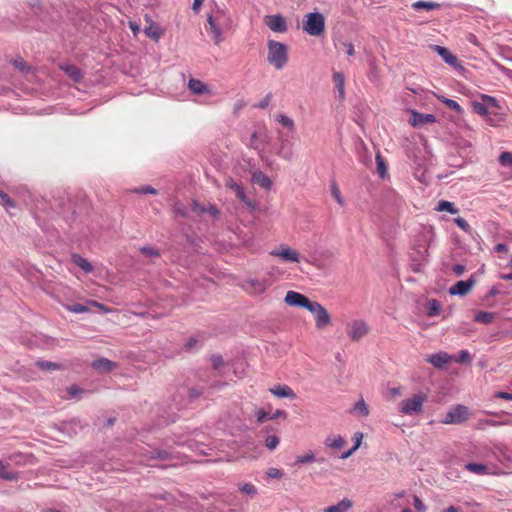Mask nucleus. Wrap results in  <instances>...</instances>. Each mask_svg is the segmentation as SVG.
Here are the masks:
<instances>
[{
  "label": "nucleus",
  "instance_id": "obj_41",
  "mask_svg": "<svg viewBox=\"0 0 512 512\" xmlns=\"http://www.w3.org/2000/svg\"><path fill=\"white\" fill-rule=\"evenodd\" d=\"M315 460V455L311 451L306 453L305 455H299L296 457L297 464H308L314 462Z\"/></svg>",
  "mask_w": 512,
  "mask_h": 512
},
{
  "label": "nucleus",
  "instance_id": "obj_32",
  "mask_svg": "<svg viewBox=\"0 0 512 512\" xmlns=\"http://www.w3.org/2000/svg\"><path fill=\"white\" fill-rule=\"evenodd\" d=\"M276 120L282 126L287 128L290 132H294L295 131V124H294V121H293L292 118H290V117H288V116H286L284 114H279V115H277Z\"/></svg>",
  "mask_w": 512,
  "mask_h": 512
},
{
  "label": "nucleus",
  "instance_id": "obj_24",
  "mask_svg": "<svg viewBox=\"0 0 512 512\" xmlns=\"http://www.w3.org/2000/svg\"><path fill=\"white\" fill-rule=\"evenodd\" d=\"M71 261L79 266L85 273H91L93 271L92 264L79 254H72Z\"/></svg>",
  "mask_w": 512,
  "mask_h": 512
},
{
  "label": "nucleus",
  "instance_id": "obj_2",
  "mask_svg": "<svg viewBox=\"0 0 512 512\" xmlns=\"http://www.w3.org/2000/svg\"><path fill=\"white\" fill-rule=\"evenodd\" d=\"M426 401L427 395L425 393L420 392L414 394L412 397L404 399L398 404V411L407 416L421 414Z\"/></svg>",
  "mask_w": 512,
  "mask_h": 512
},
{
  "label": "nucleus",
  "instance_id": "obj_30",
  "mask_svg": "<svg viewBox=\"0 0 512 512\" xmlns=\"http://www.w3.org/2000/svg\"><path fill=\"white\" fill-rule=\"evenodd\" d=\"M436 210L439 212L446 211L451 214H457L459 212V210L455 207L454 203L446 200L439 201Z\"/></svg>",
  "mask_w": 512,
  "mask_h": 512
},
{
  "label": "nucleus",
  "instance_id": "obj_52",
  "mask_svg": "<svg viewBox=\"0 0 512 512\" xmlns=\"http://www.w3.org/2000/svg\"><path fill=\"white\" fill-rule=\"evenodd\" d=\"M267 476L270 477V478H276V479H279L282 477L283 473L281 470L277 469V468H274V467H271L267 470L266 472Z\"/></svg>",
  "mask_w": 512,
  "mask_h": 512
},
{
  "label": "nucleus",
  "instance_id": "obj_7",
  "mask_svg": "<svg viewBox=\"0 0 512 512\" xmlns=\"http://www.w3.org/2000/svg\"><path fill=\"white\" fill-rule=\"evenodd\" d=\"M369 332V326L363 320H353L346 326V333L352 341H359Z\"/></svg>",
  "mask_w": 512,
  "mask_h": 512
},
{
  "label": "nucleus",
  "instance_id": "obj_17",
  "mask_svg": "<svg viewBox=\"0 0 512 512\" xmlns=\"http://www.w3.org/2000/svg\"><path fill=\"white\" fill-rule=\"evenodd\" d=\"M435 121L436 117L433 114H422L416 111H412L409 123L412 126H421L428 123H434Z\"/></svg>",
  "mask_w": 512,
  "mask_h": 512
},
{
  "label": "nucleus",
  "instance_id": "obj_5",
  "mask_svg": "<svg viewBox=\"0 0 512 512\" xmlns=\"http://www.w3.org/2000/svg\"><path fill=\"white\" fill-rule=\"evenodd\" d=\"M307 310L313 314L315 326L318 330H323L331 324V316L327 309L317 301H311Z\"/></svg>",
  "mask_w": 512,
  "mask_h": 512
},
{
  "label": "nucleus",
  "instance_id": "obj_42",
  "mask_svg": "<svg viewBox=\"0 0 512 512\" xmlns=\"http://www.w3.org/2000/svg\"><path fill=\"white\" fill-rule=\"evenodd\" d=\"M499 163L504 167H512V153L502 152L499 156Z\"/></svg>",
  "mask_w": 512,
  "mask_h": 512
},
{
  "label": "nucleus",
  "instance_id": "obj_1",
  "mask_svg": "<svg viewBox=\"0 0 512 512\" xmlns=\"http://www.w3.org/2000/svg\"><path fill=\"white\" fill-rule=\"evenodd\" d=\"M268 55L267 61L275 69L281 70L288 62V49L287 46L275 40H269L267 43Z\"/></svg>",
  "mask_w": 512,
  "mask_h": 512
},
{
  "label": "nucleus",
  "instance_id": "obj_25",
  "mask_svg": "<svg viewBox=\"0 0 512 512\" xmlns=\"http://www.w3.org/2000/svg\"><path fill=\"white\" fill-rule=\"evenodd\" d=\"M440 7H441V4H439L437 2H433V1H422V0H420V1H416V2L412 3V8L415 11H420L422 9L431 11V10L440 9Z\"/></svg>",
  "mask_w": 512,
  "mask_h": 512
},
{
  "label": "nucleus",
  "instance_id": "obj_54",
  "mask_svg": "<svg viewBox=\"0 0 512 512\" xmlns=\"http://www.w3.org/2000/svg\"><path fill=\"white\" fill-rule=\"evenodd\" d=\"M413 499H414V507H415V509L418 512H425L426 506L421 501V499L418 496H416V495L413 497Z\"/></svg>",
  "mask_w": 512,
  "mask_h": 512
},
{
  "label": "nucleus",
  "instance_id": "obj_9",
  "mask_svg": "<svg viewBox=\"0 0 512 512\" xmlns=\"http://www.w3.org/2000/svg\"><path fill=\"white\" fill-rule=\"evenodd\" d=\"M284 301L289 306L302 307L305 309H307L311 302V300L308 299L305 295L292 290L286 293Z\"/></svg>",
  "mask_w": 512,
  "mask_h": 512
},
{
  "label": "nucleus",
  "instance_id": "obj_37",
  "mask_svg": "<svg viewBox=\"0 0 512 512\" xmlns=\"http://www.w3.org/2000/svg\"><path fill=\"white\" fill-rule=\"evenodd\" d=\"M376 164H377V172L381 178H384L387 174V166L385 163V159L381 156L380 153L376 154Z\"/></svg>",
  "mask_w": 512,
  "mask_h": 512
},
{
  "label": "nucleus",
  "instance_id": "obj_64",
  "mask_svg": "<svg viewBox=\"0 0 512 512\" xmlns=\"http://www.w3.org/2000/svg\"><path fill=\"white\" fill-rule=\"evenodd\" d=\"M268 417V414L264 410H258L256 412V418L258 422H263Z\"/></svg>",
  "mask_w": 512,
  "mask_h": 512
},
{
  "label": "nucleus",
  "instance_id": "obj_23",
  "mask_svg": "<svg viewBox=\"0 0 512 512\" xmlns=\"http://www.w3.org/2000/svg\"><path fill=\"white\" fill-rule=\"evenodd\" d=\"M270 392L277 397L295 398L294 391L288 385H278L270 389Z\"/></svg>",
  "mask_w": 512,
  "mask_h": 512
},
{
  "label": "nucleus",
  "instance_id": "obj_36",
  "mask_svg": "<svg viewBox=\"0 0 512 512\" xmlns=\"http://www.w3.org/2000/svg\"><path fill=\"white\" fill-rule=\"evenodd\" d=\"M353 411L363 417L369 415V408L363 399H360L358 402L355 403Z\"/></svg>",
  "mask_w": 512,
  "mask_h": 512
},
{
  "label": "nucleus",
  "instance_id": "obj_62",
  "mask_svg": "<svg viewBox=\"0 0 512 512\" xmlns=\"http://www.w3.org/2000/svg\"><path fill=\"white\" fill-rule=\"evenodd\" d=\"M452 271L457 275V276H460L464 273L465 271V266L462 265V264H455L453 267H452Z\"/></svg>",
  "mask_w": 512,
  "mask_h": 512
},
{
  "label": "nucleus",
  "instance_id": "obj_13",
  "mask_svg": "<svg viewBox=\"0 0 512 512\" xmlns=\"http://www.w3.org/2000/svg\"><path fill=\"white\" fill-rule=\"evenodd\" d=\"M426 361L433 365L435 368L441 369L452 361V357L446 352H439L436 354L428 355Z\"/></svg>",
  "mask_w": 512,
  "mask_h": 512
},
{
  "label": "nucleus",
  "instance_id": "obj_14",
  "mask_svg": "<svg viewBox=\"0 0 512 512\" xmlns=\"http://www.w3.org/2000/svg\"><path fill=\"white\" fill-rule=\"evenodd\" d=\"M225 186L227 188H229L230 190H232L235 193L236 197L241 202H243L244 204H246L249 207L252 206L251 202L248 200V198L245 194L243 187L240 184H238L235 180H233L232 178H228L225 181Z\"/></svg>",
  "mask_w": 512,
  "mask_h": 512
},
{
  "label": "nucleus",
  "instance_id": "obj_33",
  "mask_svg": "<svg viewBox=\"0 0 512 512\" xmlns=\"http://www.w3.org/2000/svg\"><path fill=\"white\" fill-rule=\"evenodd\" d=\"M440 310H441V305L437 300L431 299L428 301L427 315L429 317H434V316L438 315L440 313Z\"/></svg>",
  "mask_w": 512,
  "mask_h": 512
},
{
  "label": "nucleus",
  "instance_id": "obj_51",
  "mask_svg": "<svg viewBox=\"0 0 512 512\" xmlns=\"http://www.w3.org/2000/svg\"><path fill=\"white\" fill-rule=\"evenodd\" d=\"M200 345V341L196 337H191L185 344V347L187 350H192L200 347Z\"/></svg>",
  "mask_w": 512,
  "mask_h": 512
},
{
  "label": "nucleus",
  "instance_id": "obj_56",
  "mask_svg": "<svg viewBox=\"0 0 512 512\" xmlns=\"http://www.w3.org/2000/svg\"><path fill=\"white\" fill-rule=\"evenodd\" d=\"M151 454L152 459H166L168 457V453L164 450H154Z\"/></svg>",
  "mask_w": 512,
  "mask_h": 512
},
{
  "label": "nucleus",
  "instance_id": "obj_6",
  "mask_svg": "<svg viewBox=\"0 0 512 512\" xmlns=\"http://www.w3.org/2000/svg\"><path fill=\"white\" fill-rule=\"evenodd\" d=\"M470 418V411L464 405H456L451 408L442 420L443 424H461Z\"/></svg>",
  "mask_w": 512,
  "mask_h": 512
},
{
  "label": "nucleus",
  "instance_id": "obj_46",
  "mask_svg": "<svg viewBox=\"0 0 512 512\" xmlns=\"http://www.w3.org/2000/svg\"><path fill=\"white\" fill-rule=\"evenodd\" d=\"M506 424H508V422H506V421L497 422V421H494V420L485 419V420L479 421L478 428L482 429V428H484L485 425L499 426V425H506Z\"/></svg>",
  "mask_w": 512,
  "mask_h": 512
},
{
  "label": "nucleus",
  "instance_id": "obj_35",
  "mask_svg": "<svg viewBox=\"0 0 512 512\" xmlns=\"http://www.w3.org/2000/svg\"><path fill=\"white\" fill-rule=\"evenodd\" d=\"M335 86L339 92V96L341 98L344 97L345 91H344V75L342 73H335L333 76Z\"/></svg>",
  "mask_w": 512,
  "mask_h": 512
},
{
  "label": "nucleus",
  "instance_id": "obj_10",
  "mask_svg": "<svg viewBox=\"0 0 512 512\" xmlns=\"http://www.w3.org/2000/svg\"><path fill=\"white\" fill-rule=\"evenodd\" d=\"M265 24L273 32L284 33L287 31V23L280 14L268 15L265 17Z\"/></svg>",
  "mask_w": 512,
  "mask_h": 512
},
{
  "label": "nucleus",
  "instance_id": "obj_45",
  "mask_svg": "<svg viewBox=\"0 0 512 512\" xmlns=\"http://www.w3.org/2000/svg\"><path fill=\"white\" fill-rule=\"evenodd\" d=\"M140 251L147 257H158L159 256V251L153 247L145 246V247L140 248Z\"/></svg>",
  "mask_w": 512,
  "mask_h": 512
},
{
  "label": "nucleus",
  "instance_id": "obj_31",
  "mask_svg": "<svg viewBox=\"0 0 512 512\" xmlns=\"http://www.w3.org/2000/svg\"><path fill=\"white\" fill-rule=\"evenodd\" d=\"M144 33L147 37L157 41L161 37L162 31L158 25L151 23L149 26L145 27Z\"/></svg>",
  "mask_w": 512,
  "mask_h": 512
},
{
  "label": "nucleus",
  "instance_id": "obj_40",
  "mask_svg": "<svg viewBox=\"0 0 512 512\" xmlns=\"http://www.w3.org/2000/svg\"><path fill=\"white\" fill-rule=\"evenodd\" d=\"M279 438L276 435H269L265 439V446L268 450L273 451L279 445Z\"/></svg>",
  "mask_w": 512,
  "mask_h": 512
},
{
  "label": "nucleus",
  "instance_id": "obj_20",
  "mask_svg": "<svg viewBox=\"0 0 512 512\" xmlns=\"http://www.w3.org/2000/svg\"><path fill=\"white\" fill-rule=\"evenodd\" d=\"M433 49L438 53L439 56L442 57V59L451 66H457L458 65V59L455 55H453L447 48L439 45L433 46Z\"/></svg>",
  "mask_w": 512,
  "mask_h": 512
},
{
  "label": "nucleus",
  "instance_id": "obj_28",
  "mask_svg": "<svg viewBox=\"0 0 512 512\" xmlns=\"http://www.w3.org/2000/svg\"><path fill=\"white\" fill-rule=\"evenodd\" d=\"M324 443L327 447H331V448H335V449H341L345 445V441L340 435H338L336 437L328 436L325 439Z\"/></svg>",
  "mask_w": 512,
  "mask_h": 512
},
{
  "label": "nucleus",
  "instance_id": "obj_16",
  "mask_svg": "<svg viewBox=\"0 0 512 512\" xmlns=\"http://www.w3.org/2000/svg\"><path fill=\"white\" fill-rule=\"evenodd\" d=\"M244 288L253 294H261L267 288V283L265 280L260 279H247L244 283Z\"/></svg>",
  "mask_w": 512,
  "mask_h": 512
},
{
  "label": "nucleus",
  "instance_id": "obj_39",
  "mask_svg": "<svg viewBox=\"0 0 512 512\" xmlns=\"http://www.w3.org/2000/svg\"><path fill=\"white\" fill-rule=\"evenodd\" d=\"M36 366L46 371L59 370L62 367L60 364L51 361H37Z\"/></svg>",
  "mask_w": 512,
  "mask_h": 512
},
{
  "label": "nucleus",
  "instance_id": "obj_21",
  "mask_svg": "<svg viewBox=\"0 0 512 512\" xmlns=\"http://www.w3.org/2000/svg\"><path fill=\"white\" fill-rule=\"evenodd\" d=\"M252 181L265 190H270L272 187V180L262 171H255L252 174Z\"/></svg>",
  "mask_w": 512,
  "mask_h": 512
},
{
  "label": "nucleus",
  "instance_id": "obj_61",
  "mask_svg": "<svg viewBox=\"0 0 512 512\" xmlns=\"http://www.w3.org/2000/svg\"><path fill=\"white\" fill-rule=\"evenodd\" d=\"M494 397L505 399V400H512V393L499 391L494 394Z\"/></svg>",
  "mask_w": 512,
  "mask_h": 512
},
{
  "label": "nucleus",
  "instance_id": "obj_18",
  "mask_svg": "<svg viewBox=\"0 0 512 512\" xmlns=\"http://www.w3.org/2000/svg\"><path fill=\"white\" fill-rule=\"evenodd\" d=\"M59 68L74 82L79 83L83 78L82 71L73 64H61Z\"/></svg>",
  "mask_w": 512,
  "mask_h": 512
},
{
  "label": "nucleus",
  "instance_id": "obj_47",
  "mask_svg": "<svg viewBox=\"0 0 512 512\" xmlns=\"http://www.w3.org/2000/svg\"><path fill=\"white\" fill-rule=\"evenodd\" d=\"M454 222L455 224L460 228L462 229L463 231L465 232H469L471 227L469 225V223L464 219V218H461V217H458V218H455L454 219Z\"/></svg>",
  "mask_w": 512,
  "mask_h": 512
},
{
  "label": "nucleus",
  "instance_id": "obj_55",
  "mask_svg": "<svg viewBox=\"0 0 512 512\" xmlns=\"http://www.w3.org/2000/svg\"><path fill=\"white\" fill-rule=\"evenodd\" d=\"M278 154L286 160H291L293 156V152L290 149H285L283 146L280 148Z\"/></svg>",
  "mask_w": 512,
  "mask_h": 512
},
{
  "label": "nucleus",
  "instance_id": "obj_59",
  "mask_svg": "<svg viewBox=\"0 0 512 512\" xmlns=\"http://www.w3.org/2000/svg\"><path fill=\"white\" fill-rule=\"evenodd\" d=\"M359 448V442L358 443H355L354 446L349 449L348 451L344 452L340 458L341 459H347L349 458L357 449Z\"/></svg>",
  "mask_w": 512,
  "mask_h": 512
},
{
  "label": "nucleus",
  "instance_id": "obj_19",
  "mask_svg": "<svg viewBox=\"0 0 512 512\" xmlns=\"http://www.w3.org/2000/svg\"><path fill=\"white\" fill-rule=\"evenodd\" d=\"M189 90L195 95L210 94V88L201 80L190 79L188 82Z\"/></svg>",
  "mask_w": 512,
  "mask_h": 512
},
{
  "label": "nucleus",
  "instance_id": "obj_22",
  "mask_svg": "<svg viewBox=\"0 0 512 512\" xmlns=\"http://www.w3.org/2000/svg\"><path fill=\"white\" fill-rule=\"evenodd\" d=\"M352 506V501L348 498H344L336 505L326 507L324 512H347Z\"/></svg>",
  "mask_w": 512,
  "mask_h": 512
},
{
  "label": "nucleus",
  "instance_id": "obj_58",
  "mask_svg": "<svg viewBox=\"0 0 512 512\" xmlns=\"http://www.w3.org/2000/svg\"><path fill=\"white\" fill-rule=\"evenodd\" d=\"M136 192L142 193V194H148V193L149 194H156L157 193V191L153 187H151V186H142V187L138 188L136 190Z\"/></svg>",
  "mask_w": 512,
  "mask_h": 512
},
{
  "label": "nucleus",
  "instance_id": "obj_12",
  "mask_svg": "<svg viewBox=\"0 0 512 512\" xmlns=\"http://www.w3.org/2000/svg\"><path fill=\"white\" fill-rule=\"evenodd\" d=\"M474 285L475 280L473 279V277L469 278L466 281H458L452 287H450L449 293L451 295L464 296L469 293V291L473 288Z\"/></svg>",
  "mask_w": 512,
  "mask_h": 512
},
{
  "label": "nucleus",
  "instance_id": "obj_53",
  "mask_svg": "<svg viewBox=\"0 0 512 512\" xmlns=\"http://www.w3.org/2000/svg\"><path fill=\"white\" fill-rule=\"evenodd\" d=\"M173 210L177 215H179L181 217L187 216L186 208L181 203H175Z\"/></svg>",
  "mask_w": 512,
  "mask_h": 512
},
{
  "label": "nucleus",
  "instance_id": "obj_34",
  "mask_svg": "<svg viewBox=\"0 0 512 512\" xmlns=\"http://www.w3.org/2000/svg\"><path fill=\"white\" fill-rule=\"evenodd\" d=\"M465 468L470 471V472H473L475 474H479V475H483V474H486L487 473V466L483 465V464H478V463H468L465 465Z\"/></svg>",
  "mask_w": 512,
  "mask_h": 512
},
{
  "label": "nucleus",
  "instance_id": "obj_3",
  "mask_svg": "<svg viewBox=\"0 0 512 512\" xmlns=\"http://www.w3.org/2000/svg\"><path fill=\"white\" fill-rule=\"evenodd\" d=\"M303 30L311 36H320L325 31V17L319 12H312L305 15Z\"/></svg>",
  "mask_w": 512,
  "mask_h": 512
},
{
  "label": "nucleus",
  "instance_id": "obj_49",
  "mask_svg": "<svg viewBox=\"0 0 512 512\" xmlns=\"http://www.w3.org/2000/svg\"><path fill=\"white\" fill-rule=\"evenodd\" d=\"M442 103H444L448 108L452 109L455 112L459 113L462 111L461 106L455 100H442Z\"/></svg>",
  "mask_w": 512,
  "mask_h": 512
},
{
  "label": "nucleus",
  "instance_id": "obj_57",
  "mask_svg": "<svg viewBox=\"0 0 512 512\" xmlns=\"http://www.w3.org/2000/svg\"><path fill=\"white\" fill-rule=\"evenodd\" d=\"M67 392L71 397H77L83 392V390L76 385H72L67 389Z\"/></svg>",
  "mask_w": 512,
  "mask_h": 512
},
{
  "label": "nucleus",
  "instance_id": "obj_38",
  "mask_svg": "<svg viewBox=\"0 0 512 512\" xmlns=\"http://www.w3.org/2000/svg\"><path fill=\"white\" fill-rule=\"evenodd\" d=\"M89 306L90 305H88V304L83 305V304L75 303V304L65 305V308L72 313L81 314V313H86V312L90 311Z\"/></svg>",
  "mask_w": 512,
  "mask_h": 512
},
{
  "label": "nucleus",
  "instance_id": "obj_29",
  "mask_svg": "<svg viewBox=\"0 0 512 512\" xmlns=\"http://www.w3.org/2000/svg\"><path fill=\"white\" fill-rule=\"evenodd\" d=\"M495 318V313L480 311L475 315L474 320L478 323L482 324H490Z\"/></svg>",
  "mask_w": 512,
  "mask_h": 512
},
{
  "label": "nucleus",
  "instance_id": "obj_27",
  "mask_svg": "<svg viewBox=\"0 0 512 512\" xmlns=\"http://www.w3.org/2000/svg\"><path fill=\"white\" fill-rule=\"evenodd\" d=\"M0 478L7 481H13L18 479V474L14 471H9L8 464L0 461Z\"/></svg>",
  "mask_w": 512,
  "mask_h": 512
},
{
  "label": "nucleus",
  "instance_id": "obj_60",
  "mask_svg": "<svg viewBox=\"0 0 512 512\" xmlns=\"http://www.w3.org/2000/svg\"><path fill=\"white\" fill-rule=\"evenodd\" d=\"M88 305L92 306V307H97L98 309L104 311V312H108L109 309L103 305L102 303H99L97 301H94V300H90L88 301Z\"/></svg>",
  "mask_w": 512,
  "mask_h": 512
},
{
  "label": "nucleus",
  "instance_id": "obj_63",
  "mask_svg": "<svg viewBox=\"0 0 512 512\" xmlns=\"http://www.w3.org/2000/svg\"><path fill=\"white\" fill-rule=\"evenodd\" d=\"M495 252L497 253H506L508 251V247L506 244L504 243H498L495 248H494Z\"/></svg>",
  "mask_w": 512,
  "mask_h": 512
},
{
  "label": "nucleus",
  "instance_id": "obj_50",
  "mask_svg": "<svg viewBox=\"0 0 512 512\" xmlns=\"http://www.w3.org/2000/svg\"><path fill=\"white\" fill-rule=\"evenodd\" d=\"M13 65L22 72H27L29 70L28 65L22 58L15 59L13 61Z\"/></svg>",
  "mask_w": 512,
  "mask_h": 512
},
{
  "label": "nucleus",
  "instance_id": "obj_8",
  "mask_svg": "<svg viewBox=\"0 0 512 512\" xmlns=\"http://www.w3.org/2000/svg\"><path fill=\"white\" fill-rule=\"evenodd\" d=\"M481 98V102H472L473 111L481 116H486L488 114L489 107L496 108L498 106L497 100L492 96L482 95Z\"/></svg>",
  "mask_w": 512,
  "mask_h": 512
},
{
  "label": "nucleus",
  "instance_id": "obj_48",
  "mask_svg": "<svg viewBox=\"0 0 512 512\" xmlns=\"http://www.w3.org/2000/svg\"><path fill=\"white\" fill-rule=\"evenodd\" d=\"M470 360H471V356H470L469 352L466 350H461L459 352L458 357L455 359V361L458 363H468V362H470Z\"/></svg>",
  "mask_w": 512,
  "mask_h": 512
},
{
  "label": "nucleus",
  "instance_id": "obj_4",
  "mask_svg": "<svg viewBox=\"0 0 512 512\" xmlns=\"http://www.w3.org/2000/svg\"><path fill=\"white\" fill-rule=\"evenodd\" d=\"M226 21V14L224 11L218 10L216 15H208L206 30L211 34L214 42L219 44L223 41L222 27Z\"/></svg>",
  "mask_w": 512,
  "mask_h": 512
},
{
  "label": "nucleus",
  "instance_id": "obj_43",
  "mask_svg": "<svg viewBox=\"0 0 512 512\" xmlns=\"http://www.w3.org/2000/svg\"><path fill=\"white\" fill-rule=\"evenodd\" d=\"M243 493L248 494L250 496H255L257 494V489L253 484L245 483L239 488Z\"/></svg>",
  "mask_w": 512,
  "mask_h": 512
},
{
  "label": "nucleus",
  "instance_id": "obj_11",
  "mask_svg": "<svg viewBox=\"0 0 512 512\" xmlns=\"http://www.w3.org/2000/svg\"><path fill=\"white\" fill-rule=\"evenodd\" d=\"M271 255L277 256L285 262L298 263L300 261L299 253L288 246H282L278 250H273Z\"/></svg>",
  "mask_w": 512,
  "mask_h": 512
},
{
  "label": "nucleus",
  "instance_id": "obj_44",
  "mask_svg": "<svg viewBox=\"0 0 512 512\" xmlns=\"http://www.w3.org/2000/svg\"><path fill=\"white\" fill-rule=\"evenodd\" d=\"M331 193L339 205H341V206L344 205V199L341 196V192L335 183L332 184V186H331Z\"/></svg>",
  "mask_w": 512,
  "mask_h": 512
},
{
  "label": "nucleus",
  "instance_id": "obj_15",
  "mask_svg": "<svg viewBox=\"0 0 512 512\" xmlns=\"http://www.w3.org/2000/svg\"><path fill=\"white\" fill-rule=\"evenodd\" d=\"M92 368L99 373H108L117 368V363L107 358L101 357L94 360L91 364Z\"/></svg>",
  "mask_w": 512,
  "mask_h": 512
},
{
  "label": "nucleus",
  "instance_id": "obj_26",
  "mask_svg": "<svg viewBox=\"0 0 512 512\" xmlns=\"http://www.w3.org/2000/svg\"><path fill=\"white\" fill-rule=\"evenodd\" d=\"M0 205L5 208L8 213L17 207L16 202L4 191L0 190Z\"/></svg>",
  "mask_w": 512,
  "mask_h": 512
}]
</instances>
